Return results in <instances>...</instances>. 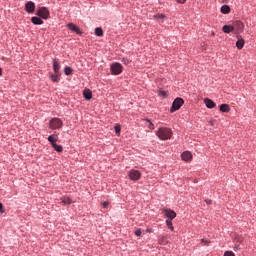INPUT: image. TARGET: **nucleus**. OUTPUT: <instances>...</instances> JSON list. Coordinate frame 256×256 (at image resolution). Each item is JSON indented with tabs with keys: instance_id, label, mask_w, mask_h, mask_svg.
<instances>
[{
	"instance_id": "1",
	"label": "nucleus",
	"mask_w": 256,
	"mask_h": 256,
	"mask_svg": "<svg viewBox=\"0 0 256 256\" xmlns=\"http://www.w3.org/2000/svg\"><path fill=\"white\" fill-rule=\"evenodd\" d=\"M156 136H157L158 139H160L161 141H168V139H170L171 137H173V130H171V128L161 127V128H159L158 131L156 132Z\"/></svg>"
},
{
	"instance_id": "2",
	"label": "nucleus",
	"mask_w": 256,
	"mask_h": 256,
	"mask_svg": "<svg viewBox=\"0 0 256 256\" xmlns=\"http://www.w3.org/2000/svg\"><path fill=\"white\" fill-rule=\"evenodd\" d=\"M183 103H185L183 98H179V97L176 98L172 103V106L170 108V113H175V111H179V109L183 107Z\"/></svg>"
},
{
	"instance_id": "3",
	"label": "nucleus",
	"mask_w": 256,
	"mask_h": 256,
	"mask_svg": "<svg viewBox=\"0 0 256 256\" xmlns=\"http://www.w3.org/2000/svg\"><path fill=\"white\" fill-rule=\"evenodd\" d=\"M110 71L112 75H121L123 73V65L119 62H114L110 66Z\"/></svg>"
},
{
	"instance_id": "4",
	"label": "nucleus",
	"mask_w": 256,
	"mask_h": 256,
	"mask_svg": "<svg viewBox=\"0 0 256 256\" xmlns=\"http://www.w3.org/2000/svg\"><path fill=\"white\" fill-rule=\"evenodd\" d=\"M63 121L60 118H52L49 122V128L52 130L61 129Z\"/></svg>"
},
{
	"instance_id": "5",
	"label": "nucleus",
	"mask_w": 256,
	"mask_h": 256,
	"mask_svg": "<svg viewBox=\"0 0 256 256\" xmlns=\"http://www.w3.org/2000/svg\"><path fill=\"white\" fill-rule=\"evenodd\" d=\"M128 177L131 181H139L141 179V172L139 170L132 169L129 171Z\"/></svg>"
},
{
	"instance_id": "6",
	"label": "nucleus",
	"mask_w": 256,
	"mask_h": 256,
	"mask_svg": "<svg viewBox=\"0 0 256 256\" xmlns=\"http://www.w3.org/2000/svg\"><path fill=\"white\" fill-rule=\"evenodd\" d=\"M232 28L235 31V33H243V29H245V25L243 24V22L236 20L235 22H233Z\"/></svg>"
},
{
	"instance_id": "7",
	"label": "nucleus",
	"mask_w": 256,
	"mask_h": 256,
	"mask_svg": "<svg viewBox=\"0 0 256 256\" xmlns=\"http://www.w3.org/2000/svg\"><path fill=\"white\" fill-rule=\"evenodd\" d=\"M162 213L165 217H167L168 220L173 221V219H175V217H177V213H175V211L168 209V208L162 209Z\"/></svg>"
},
{
	"instance_id": "8",
	"label": "nucleus",
	"mask_w": 256,
	"mask_h": 256,
	"mask_svg": "<svg viewBox=\"0 0 256 256\" xmlns=\"http://www.w3.org/2000/svg\"><path fill=\"white\" fill-rule=\"evenodd\" d=\"M36 15L42 19H49V10L46 7H40Z\"/></svg>"
},
{
	"instance_id": "9",
	"label": "nucleus",
	"mask_w": 256,
	"mask_h": 256,
	"mask_svg": "<svg viewBox=\"0 0 256 256\" xmlns=\"http://www.w3.org/2000/svg\"><path fill=\"white\" fill-rule=\"evenodd\" d=\"M49 79H51V82L52 83H59V81H61V73L58 72V73H49Z\"/></svg>"
},
{
	"instance_id": "10",
	"label": "nucleus",
	"mask_w": 256,
	"mask_h": 256,
	"mask_svg": "<svg viewBox=\"0 0 256 256\" xmlns=\"http://www.w3.org/2000/svg\"><path fill=\"white\" fill-rule=\"evenodd\" d=\"M25 11L27 13H34L35 12V3L32 1H29L25 4Z\"/></svg>"
},
{
	"instance_id": "11",
	"label": "nucleus",
	"mask_w": 256,
	"mask_h": 256,
	"mask_svg": "<svg viewBox=\"0 0 256 256\" xmlns=\"http://www.w3.org/2000/svg\"><path fill=\"white\" fill-rule=\"evenodd\" d=\"M61 70V64L59 63V59L54 58L53 59V71L54 73H60Z\"/></svg>"
},
{
	"instance_id": "12",
	"label": "nucleus",
	"mask_w": 256,
	"mask_h": 256,
	"mask_svg": "<svg viewBox=\"0 0 256 256\" xmlns=\"http://www.w3.org/2000/svg\"><path fill=\"white\" fill-rule=\"evenodd\" d=\"M67 27H68V29H70V31H73L77 35H81V30L78 28L77 25H75L73 23H69V24H67Z\"/></svg>"
},
{
	"instance_id": "13",
	"label": "nucleus",
	"mask_w": 256,
	"mask_h": 256,
	"mask_svg": "<svg viewBox=\"0 0 256 256\" xmlns=\"http://www.w3.org/2000/svg\"><path fill=\"white\" fill-rule=\"evenodd\" d=\"M48 141L51 146L57 144V141H59V136L57 134H52L48 137Z\"/></svg>"
},
{
	"instance_id": "14",
	"label": "nucleus",
	"mask_w": 256,
	"mask_h": 256,
	"mask_svg": "<svg viewBox=\"0 0 256 256\" xmlns=\"http://www.w3.org/2000/svg\"><path fill=\"white\" fill-rule=\"evenodd\" d=\"M181 157L183 161H191V159H193V154L189 151H185L181 154Z\"/></svg>"
},
{
	"instance_id": "15",
	"label": "nucleus",
	"mask_w": 256,
	"mask_h": 256,
	"mask_svg": "<svg viewBox=\"0 0 256 256\" xmlns=\"http://www.w3.org/2000/svg\"><path fill=\"white\" fill-rule=\"evenodd\" d=\"M204 103L208 109H213L216 106L215 102L209 98H205Z\"/></svg>"
},
{
	"instance_id": "16",
	"label": "nucleus",
	"mask_w": 256,
	"mask_h": 256,
	"mask_svg": "<svg viewBox=\"0 0 256 256\" xmlns=\"http://www.w3.org/2000/svg\"><path fill=\"white\" fill-rule=\"evenodd\" d=\"M83 95H84V99H87V101H89V99L93 97V93L89 89H85L83 92Z\"/></svg>"
},
{
	"instance_id": "17",
	"label": "nucleus",
	"mask_w": 256,
	"mask_h": 256,
	"mask_svg": "<svg viewBox=\"0 0 256 256\" xmlns=\"http://www.w3.org/2000/svg\"><path fill=\"white\" fill-rule=\"evenodd\" d=\"M31 22L34 24V25H43V20H41V18L39 17H32L31 18Z\"/></svg>"
},
{
	"instance_id": "18",
	"label": "nucleus",
	"mask_w": 256,
	"mask_h": 256,
	"mask_svg": "<svg viewBox=\"0 0 256 256\" xmlns=\"http://www.w3.org/2000/svg\"><path fill=\"white\" fill-rule=\"evenodd\" d=\"M220 111H222V113H229L231 108L229 107V104H222L220 105Z\"/></svg>"
},
{
	"instance_id": "19",
	"label": "nucleus",
	"mask_w": 256,
	"mask_h": 256,
	"mask_svg": "<svg viewBox=\"0 0 256 256\" xmlns=\"http://www.w3.org/2000/svg\"><path fill=\"white\" fill-rule=\"evenodd\" d=\"M221 13H223L224 15L231 13V7H229L228 5H223L221 7Z\"/></svg>"
},
{
	"instance_id": "20",
	"label": "nucleus",
	"mask_w": 256,
	"mask_h": 256,
	"mask_svg": "<svg viewBox=\"0 0 256 256\" xmlns=\"http://www.w3.org/2000/svg\"><path fill=\"white\" fill-rule=\"evenodd\" d=\"M222 31L224 33H231L233 32V25H224L223 28H222Z\"/></svg>"
},
{
	"instance_id": "21",
	"label": "nucleus",
	"mask_w": 256,
	"mask_h": 256,
	"mask_svg": "<svg viewBox=\"0 0 256 256\" xmlns=\"http://www.w3.org/2000/svg\"><path fill=\"white\" fill-rule=\"evenodd\" d=\"M244 46H245V40L243 38L239 39L236 42L237 49L241 50V49H243Z\"/></svg>"
},
{
	"instance_id": "22",
	"label": "nucleus",
	"mask_w": 256,
	"mask_h": 256,
	"mask_svg": "<svg viewBox=\"0 0 256 256\" xmlns=\"http://www.w3.org/2000/svg\"><path fill=\"white\" fill-rule=\"evenodd\" d=\"M61 203H63V205H71L73 201L71 200V198L64 196L61 198Z\"/></svg>"
},
{
	"instance_id": "23",
	"label": "nucleus",
	"mask_w": 256,
	"mask_h": 256,
	"mask_svg": "<svg viewBox=\"0 0 256 256\" xmlns=\"http://www.w3.org/2000/svg\"><path fill=\"white\" fill-rule=\"evenodd\" d=\"M153 17L156 21H161V23H163V19L166 18L165 14H156Z\"/></svg>"
},
{
	"instance_id": "24",
	"label": "nucleus",
	"mask_w": 256,
	"mask_h": 256,
	"mask_svg": "<svg viewBox=\"0 0 256 256\" xmlns=\"http://www.w3.org/2000/svg\"><path fill=\"white\" fill-rule=\"evenodd\" d=\"M95 35L97 37H103V28H100V27L95 28Z\"/></svg>"
},
{
	"instance_id": "25",
	"label": "nucleus",
	"mask_w": 256,
	"mask_h": 256,
	"mask_svg": "<svg viewBox=\"0 0 256 256\" xmlns=\"http://www.w3.org/2000/svg\"><path fill=\"white\" fill-rule=\"evenodd\" d=\"M64 73H65V75H73V68L69 67V66H66L64 68Z\"/></svg>"
},
{
	"instance_id": "26",
	"label": "nucleus",
	"mask_w": 256,
	"mask_h": 256,
	"mask_svg": "<svg viewBox=\"0 0 256 256\" xmlns=\"http://www.w3.org/2000/svg\"><path fill=\"white\" fill-rule=\"evenodd\" d=\"M52 147L54 151H57V153H61L63 151V146L61 145L53 144Z\"/></svg>"
},
{
	"instance_id": "27",
	"label": "nucleus",
	"mask_w": 256,
	"mask_h": 256,
	"mask_svg": "<svg viewBox=\"0 0 256 256\" xmlns=\"http://www.w3.org/2000/svg\"><path fill=\"white\" fill-rule=\"evenodd\" d=\"M173 220H166V225L168 229H171L172 231H175V228L173 227Z\"/></svg>"
},
{
	"instance_id": "28",
	"label": "nucleus",
	"mask_w": 256,
	"mask_h": 256,
	"mask_svg": "<svg viewBox=\"0 0 256 256\" xmlns=\"http://www.w3.org/2000/svg\"><path fill=\"white\" fill-rule=\"evenodd\" d=\"M146 122L148 123V129L153 131V129H155V124H153V122H151L149 119H147Z\"/></svg>"
},
{
	"instance_id": "29",
	"label": "nucleus",
	"mask_w": 256,
	"mask_h": 256,
	"mask_svg": "<svg viewBox=\"0 0 256 256\" xmlns=\"http://www.w3.org/2000/svg\"><path fill=\"white\" fill-rule=\"evenodd\" d=\"M114 129L116 131V135H119L121 133V126L119 124H116Z\"/></svg>"
},
{
	"instance_id": "30",
	"label": "nucleus",
	"mask_w": 256,
	"mask_h": 256,
	"mask_svg": "<svg viewBox=\"0 0 256 256\" xmlns=\"http://www.w3.org/2000/svg\"><path fill=\"white\" fill-rule=\"evenodd\" d=\"M142 234H143V230H141V228H138L137 230H135L136 237H141Z\"/></svg>"
},
{
	"instance_id": "31",
	"label": "nucleus",
	"mask_w": 256,
	"mask_h": 256,
	"mask_svg": "<svg viewBox=\"0 0 256 256\" xmlns=\"http://www.w3.org/2000/svg\"><path fill=\"white\" fill-rule=\"evenodd\" d=\"M158 95L160 97H167V92L165 90H159Z\"/></svg>"
},
{
	"instance_id": "32",
	"label": "nucleus",
	"mask_w": 256,
	"mask_h": 256,
	"mask_svg": "<svg viewBox=\"0 0 256 256\" xmlns=\"http://www.w3.org/2000/svg\"><path fill=\"white\" fill-rule=\"evenodd\" d=\"M224 256H235V253H233L232 251H226L224 253Z\"/></svg>"
},
{
	"instance_id": "33",
	"label": "nucleus",
	"mask_w": 256,
	"mask_h": 256,
	"mask_svg": "<svg viewBox=\"0 0 256 256\" xmlns=\"http://www.w3.org/2000/svg\"><path fill=\"white\" fill-rule=\"evenodd\" d=\"M122 63H124V65H129V59L123 58Z\"/></svg>"
},
{
	"instance_id": "34",
	"label": "nucleus",
	"mask_w": 256,
	"mask_h": 256,
	"mask_svg": "<svg viewBox=\"0 0 256 256\" xmlns=\"http://www.w3.org/2000/svg\"><path fill=\"white\" fill-rule=\"evenodd\" d=\"M108 206H109V202H103L102 203V207H104V209H107Z\"/></svg>"
},
{
	"instance_id": "35",
	"label": "nucleus",
	"mask_w": 256,
	"mask_h": 256,
	"mask_svg": "<svg viewBox=\"0 0 256 256\" xmlns=\"http://www.w3.org/2000/svg\"><path fill=\"white\" fill-rule=\"evenodd\" d=\"M186 2H187V0H176V3H180L181 5H183Z\"/></svg>"
},
{
	"instance_id": "36",
	"label": "nucleus",
	"mask_w": 256,
	"mask_h": 256,
	"mask_svg": "<svg viewBox=\"0 0 256 256\" xmlns=\"http://www.w3.org/2000/svg\"><path fill=\"white\" fill-rule=\"evenodd\" d=\"M0 213H3V203L0 202Z\"/></svg>"
},
{
	"instance_id": "37",
	"label": "nucleus",
	"mask_w": 256,
	"mask_h": 256,
	"mask_svg": "<svg viewBox=\"0 0 256 256\" xmlns=\"http://www.w3.org/2000/svg\"><path fill=\"white\" fill-rule=\"evenodd\" d=\"M207 205H211L213 203L211 200H206Z\"/></svg>"
},
{
	"instance_id": "38",
	"label": "nucleus",
	"mask_w": 256,
	"mask_h": 256,
	"mask_svg": "<svg viewBox=\"0 0 256 256\" xmlns=\"http://www.w3.org/2000/svg\"><path fill=\"white\" fill-rule=\"evenodd\" d=\"M160 243H161V245H165V241H163V240H161Z\"/></svg>"
},
{
	"instance_id": "39",
	"label": "nucleus",
	"mask_w": 256,
	"mask_h": 256,
	"mask_svg": "<svg viewBox=\"0 0 256 256\" xmlns=\"http://www.w3.org/2000/svg\"><path fill=\"white\" fill-rule=\"evenodd\" d=\"M3 74V70L0 68V75H2Z\"/></svg>"
},
{
	"instance_id": "40",
	"label": "nucleus",
	"mask_w": 256,
	"mask_h": 256,
	"mask_svg": "<svg viewBox=\"0 0 256 256\" xmlns=\"http://www.w3.org/2000/svg\"><path fill=\"white\" fill-rule=\"evenodd\" d=\"M235 248H236V249H239V245H236Z\"/></svg>"
}]
</instances>
